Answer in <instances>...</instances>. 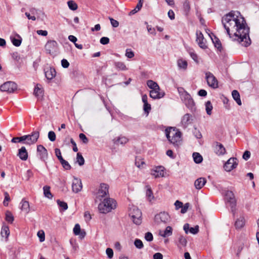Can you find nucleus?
<instances>
[{"label": "nucleus", "instance_id": "obj_37", "mask_svg": "<svg viewBox=\"0 0 259 259\" xmlns=\"http://www.w3.org/2000/svg\"><path fill=\"white\" fill-rule=\"evenodd\" d=\"M44 194L45 197H47L49 199H52L53 197V195L52 194L50 191V187L48 186H45L43 187Z\"/></svg>", "mask_w": 259, "mask_h": 259}, {"label": "nucleus", "instance_id": "obj_56", "mask_svg": "<svg viewBox=\"0 0 259 259\" xmlns=\"http://www.w3.org/2000/svg\"><path fill=\"white\" fill-rule=\"evenodd\" d=\"M81 231L80 227L79 224H77L73 228V233L75 235H79Z\"/></svg>", "mask_w": 259, "mask_h": 259}, {"label": "nucleus", "instance_id": "obj_23", "mask_svg": "<svg viewBox=\"0 0 259 259\" xmlns=\"http://www.w3.org/2000/svg\"><path fill=\"white\" fill-rule=\"evenodd\" d=\"M168 141L175 146H179L180 144H181L182 142L181 133L180 132L176 135H175V137L170 138Z\"/></svg>", "mask_w": 259, "mask_h": 259}, {"label": "nucleus", "instance_id": "obj_43", "mask_svg": "<svg viewBox=\"0 0 259 259\" xmlns=\"http://www.w3.org/2000/svg\"><path fill=\"white\" fill-rule=\"evenodd\" d=\"M213 107L210 101H208L205 103V110L207 114L209 115L211 114V110Z\"/></svg>", "mask_w": 259, "mask_h": 259}, {"label": "nucleus", "instance_id": "obj_46", "mask_svg": "<svg viewBox=\"0 0 259 259\" xmlns=\"http://www.w3.org/2000/svg\"><path fill=\"white\" fill-rule=\"evenodd\" d=\"M76 162L80 166L82 165L84 163V158L80 153H77V154Z\"/></svg>", "mask_w": 259, "mask_h": 259}, {"label": "nucleus", "instance_id": "obj_34", "mask_svg": "<svg viewBox=\"0 0 259 259\" xmlns=\"http://www.w3.org/2000/svg\"><path fill=\"white\" fill-rule=\"evenodd\" d=\"M177 65L179 69L186 70L187 68L188 63L186 60L179 59L177 61Z\"/></svg>", "mask_w": 259, "mask_h": 259}, {"label": "nucleus", "instance_id": "obj_20", "mask_svg": "<svg viewBox=\"0 0 259 259\" xmlns=\"http://www.w3.org/2000/svg\"><path fill=\"white\" fill-rule=\"evenodd\" d=\"M180 132L177 128L172 127L167 128L165 131V135L167 139L169 140L170 138L175 137L178 133Z\"/></svg>", "mask_w": 259, "mask_h": 259}, {"label": "nucleus", "instance_id": "obj_38", "mask_svg": "<svg viewBox=\"0 0 259 259\" xmlns=\"http://www.w3.org/2000/svg\"><path fill=\"white\" fill-rule=\"evenodd\" d=\"M147 85L148 87L153 90H158L159 89V85L155 81H153L152 80H148L147 81Z\"/></svg>", "mask_w": 259, "mask_h": 259}, {"label": "nucleus", "instance_id": "obj_47", "mask_svg": "<svg viewBox=\"0 0 259 259\" xmlns=\"http://www.w3.org/2000/svg\"><path fill=\"white\" fill-rule=\"evenodd\" d=\"M11 141L12 143H20V142H23L24 143V142H25L24 136L20 137L13 138L12 139Z\"/></svg>", "mask_w": 259, "mask_h": 259}, {"label": "nucleus", "instance_id": "obj_41", "mask_svg": "<svg viewBox=\"0 0 259 259\" xmlns=\"http://www.w3.org/2000/svg\"><path fill=\"white\" fill-rule=\"evenodd\" d=\"M10 234L9 229L8 226H4L2 228L1 235L3 237L8 238Z\"/></svg>", "mask_w": 259, "mask_h": 259}, {"label": "nucleus", "instance_id": "obj_61", "mask_svg": "<svg viewBox=\"0 0 259 259\" xmlns=\"http://www.w3.org/2000/svg\"><path fill=\"white\" fill-rule=\"evenodd\" d=\"M145 239L147 241H151L153 240V235L150 232H147L145 234Z\"/></svg>", "mask_w": 259, "mask_h": 259}, {"label": "nucleus", "instance_id": "obj_13", "mask_svg": "<svg viewBox=\"0 0 259 259\" xmlns=\"http://www.w3.org/2000/svg\"><path fill=\"white\" fill-rule=\"evenodd\" d=\"M196 41L199 46L202 49H205L207 48L206 44V40L204 39L203 34L200 31H196Z\"/></svg>", "mask_w": 259, "mask_h": 259}, {"label": "nucleus", "instance_id": "obj_28", "mask_svg": "<svg viewBox=\"0 0 259 259\" xmlns=\"http://www.w3.org/2000/svg\"><path fill=\"white\" fill-rule=\"evenodd\" d=\"M34 94L38 99H40L42 97L44 91L40 84H36L34 88Z\"/></svg>", "mask_w": 259, "mask_h": 259}, {"label": "nucleus", "instance_id": "obj_15", "mask_svg": "<svg viewBox=\"0 0 259 259\" xmlns=\"http://www.w3.org/2000/svg\"><path fill=\"white\" fill-rule=\"evenodd\" d=\"M108 188L109 187L106 184H101L97 194V197L100 198L105 197L106 195H107V194L108 193Z\"/></svg>", "mask_w": 259, "mask_h": 259}, {"label": "nucleus", "instance_id": "obj_64", "mask_svg": "<svg viewBox=\"0 0 259 259\" xmlns=\"http://www.w3.org/2000/svg\"><path fill=\"white\" fill-rule=\"evenodd\" d=\"M189 207V203H186L184 205H183V206L182 207V209L181 210V212L182 213H186Z\"/></svg>", "mask_w": 259, "mask_h": 259}, {"label": "nucleus", "instance_id": "obj_51", "mask_svg": "<svg viewBox=\"0 0 259 259\" xmlns=\"http://www.w3.org/2000/svg\"><path fill=\"white\" fill-rule=\"evenodd\" d=\"M142 6H141V3H138L136 7V8L131 11L130 13V15H133L138 12L141 9Z\"/></svg>", "mask_w": 259, "mask_h": 259}, {"label": "nucleus", "instance_id": "obj_5", "mask_svg": "<svg viewBox=\"0 0 259 259\" xmlns=\"http://www.w3.org/2000/svg\"><path fill=\"white\" fill-rule=\"evenodd\" d=\"M154 220L157 224H165L170 222V218L167 212H161L155 216Z\"/></svg>", "mask_w": 259, "mask_h": 259}, {"label": "nucleus", "instance_id": "obj_39", "mask_svg": "<svg viewBox=\"0 0 259 259\" xmlns=\"http://www.w3.org/2000/svg\"><path fill=\"white\" fill-rule=\"evenodd\" d=\"M245 224V221L243 218L240 217L236 221L235 225L237 229L241 228Z\"/></svg>", "mask_w": 259, "mask_h": 259}, {"label": "nucleus", "instance_id": "obj_14", "mask_svg": "<svg viewBox=\"0 0 259 259\" xmlns=\"http://www.w3.org/2000/svg\"><path fill=\"white\" fill-rule=\"evenodd\" d=\"M213 147L215 153L218 155H223L226 152V149L223 144L218 142L213 143Z\"/></svg>", "mask_w": 259, "mask_h": 259}, {"label": "nucleus", "instance_id": "obj_58", "mask_svg": "<svg viewBox=\"0 0 259 259\" xmlns=\"http://www.w3.org/2000/svg\"><path fill=\"white\" fill-rule=\"evenodd\" d=\"M48 138L51 142H54L56 140V134L53 131H50L48 133Z\"/></svg>", "mask_w": 259, "mask_h": 259}, {"label": "nucleus", "instance_id": "obj_57", "mask_svg": "<svg viewBox=\"0 0 259 259\" xmlns=\"http://www.w3.org/2000/svg\"><path fill=\"white\" fill-rule=\"evenodd\" d=\"M125 55L127 58L131 59L134 57L135 54L131 49H126Z\"/></svg>", "mask_w": 259, "mask_h": 259}, {"label": "nucleus", "instance_id": "obj_7", "mask_svg": "<svg viewBox=\"0 0 259 259\" xmlns=\"http://www.w3.org/2000/svg\"><path fill=\"white\" fill-rule=\"evenodd\" d=\"M17 88V84L13 81L6 82L0 87L1 91L7 92L10 93L14 92Z\"/></svg>", "mask_w": 259, "mask_h": 259}, {"label": "nucleus", "instance_id": "obj_30", "mask_svg": "<svg viewBox=\"0 0 259 259\" xmlns=\"http://www.w3.org/2000/svg\"><path fill=\"white\" fill-rule=\"evenodd\" d=\"M18 156L22 160H26L28 158V153L25 147H22L19 150Z\"/></svg>", "mask_w": 259, "mask_h": 259}, {"label": "nucleus", "instance_id": "obj_12", "mask_svg": "<svg viewBox=\"0 0 259 259\" xmlns=\"http://www.w3.org/2000/svg\"><path fill=\"white\" fill-rule=\"evenodd\" d=\"M225 197L227 203L232 208H233L236 205V200L233 193L230 191H226L225 193Z\"/></svg>", "mask_w": 259, "mask_h": 259}, {"label": "nucleus", "instance_id": "obj_53", "mask_svg": "<svg viewBox=\"0 0 259 259\" xmlns=\"http://www.w3.org/2000/svg\"><path fill=\"white\" fill-rule=\"evenodd\" d=\"M5 198L3 202V204L5 206H7L8 205V202L10 200V197L8 192H5L4 193Z\"/></svg>", "mask_w": 259, "mask_h": 259}, {"label": "nucleus", "instance_id": "obj_22", "mask_svg": "<svg viewBox=\"0 0 259 259\" xmlns=\"http://www.w3.org/2000/svg\"><path fill=\"white\" fill-rule=\"evenodd\" d=\"M45 73L46 78L48 80H51L54 78L56 74V70L52 67H48L45 69Z\"/></svg>", "mask_w": 259, "mask_h": 259}, {"label": "nucleus", "instance_id": "obj_6", "mask_svg": "<svg viewBox=\"0 0 259 259\" xmlns=\"http://www.w3.org/2000/svg\"><path fill=\"white\" fill-rule=\"evenodd\" d=\"M39 137V132L38 131H33L30 135H24L25 142L24 144L27 145H32L35 143Z\"/></svg>", "mask_w": 259, "mask_h": 259}, {"label": "nucleus", "instance_id": "obj_42", "mask_svg": "<svg viewBox=\"0 0 259 259\" xmlns=\"http://www.w3.org/2000/svg\"><path fill=\"white\" fill-rule=\"evenodd\" d=\"M67 5L71 10L75 11L78 8L77 4L73 1H68Z\"/></svg>", "mask_w": 259, "mask_h": 259}, {"label": "nucleus", "instance_id": "obj_54", "mask_svg": "<svg viewBox=\"0 0 259 259\" xmlns=\"http://www.w3.org/2000/svg\"><path fill=\"white\" fill-rule=\"evenodd\" d=\"M144 164V162L140 158L137 157L135 159V164L138 167H141Z\"/></svg>", "mask_w": 259, "mask_h": 259}, {"label": "nucleus", "instance_id": "obj_18", "mask_svg": "<svg viewBox=\"0 0 259 259\" xmlns=\"http://www.w3.org/2000/svg\"><path fill=\"white\" fill-rule=\"evenodd\" d=\"M146 188V197L148 201L151 203H153L156 200L151 187L149 185H147Z\"/></svg>", "mask_w": 259, "mask_h": 259}, {"label": "nucleus", "instance_id": "obj_52", "mask_svg": "<svg viewBox=\"0 0 259 259\" xmlns=\"http://www.w3.org/2000/svg\"><path fill=\"white\" fill-rule=\"evenodd\" d=\"M134 244L136 247L139 249H141L143 247V244L142 241L139 239H136L135 240Z\"/></svg>", "mask_w": 259, "mask_h": 259}, {"label": "nucleus", "instance_id": "obj_59", "mask_svg": "<svg viewBox=\"0 0 259 259\" xmlns=\"http://www.w3.org/2000/svg\"><path fill=\"white\" fill-rule=\"evenodd\" d=\"M183 8L186 12H188L190 9V3L188 1L186 0L183 3Z\"/></svg>", "mask_w": 259, "mask_h": 259}, {"label": "nucleus", "instance_id": "obj_60", "mask_svg": "<svg viewBox=\"0 0 259 259\" xmlns=\"http://www.w3.org/2000/svg\"><path fill=\"white\" fill-rule=\"evenodd\" d=\"M79 137L80 139L83 142V143L87 144L88 143V139L86 137V136L82 133H81L79 135Z\"/></svg>", "mask_w": 259, "mask_h": 259}, {"label": "nucleus", "instance_id": "obj_55", "mask_svg": "<svg viewBox=\"0 0 259 259\" xmlns=\"http://www.w3.org/2000/svg\"><path fill=\"white\" fill-rule=\"evenodd\" d=\"M37 236L39 238L40 242H42L45 241V235L44 232L42 230L39 231L37 232Z\"/></svg>", "mask_w": 259, "mask_h": 259}, {"label": "nucleus", "instance_id": "obj_40", "mask_svg": "<svg viewBox=\"0 0 259 259\" xmlns=\"http://www.w3.org/2000/svg\"><path fill=\"white\" fill-rule=\"evenodd\" d=\"M193 158L194 162L196 163H201L203 160L202 156L197 152H195L193 154Z\"/></svg>", "mask_w": 259, "mask_h": 259}, {"label": "nucleus", "instance_id": "obj_33", "mask_svg": "<svg viewBox=\"0 0 259 259\" xmlns=\"http://www.w3.org/2000/svg\"><path fill=\"white\" fill-rule=\"evenodd\" d=\"M20 205V208L22 211L25 212L26 213H28L29 211V204L27 201H26L24 199L22 200Z\"/></svg>", "mask_w": 259, "mask_h": 259}, {"label": "nucleus", "instance_id": "obj_31", "mask_svg": "<svg viewBox=\"0 0 259 259\" xmlns=\"http://www.w3.org/2000/svg\"><path fill=\"white\" fill-rule=\"evenodd\" d=\"M128 142V139L124 136H119L114 139V143L116 145H124Z\"/></svg>", "mask_w": 259, "mask_h": 259}, {"label": "nucleus", "instance_id": "obj_24", "mask_svg": "<svg viewBox=\"0 0 259 259\" xmlns=\"http://www.w3.org/2000/svg\"><path fill=\"white\" fill-rule=\"evenodd\" d=\"M172 234V228L170 226H167L164 230H160L159 234L162 237L165 238L170 236Z\"/></svg>", "mask_w": 259, "mask_h": 259}, {"label": "nucleus", "instance_id": "obj_25", "mask_svg": "<svg viewBox=\"0 0 259 259\" xmlns=\"http://www.w3.org/2000/svg\"><path fill=\"white\" fill-rule=\"evenodd\" d=\"M206 180L204 178H199L195 180L194 182V186L196 189H201L206 184Z\"/></svg>", "mask_w": 259, "mask_h": 259}, {"label": "nucleus", "instance_id": "obj_35", "mask_svg": "<svg viewBox=\"0 0 259 259\" xmlns=\"http://www.w3.org/2000/svg\"><path fill=\"white\" fill-rule=\"evenodd\" d=\"M232 95L233 99L236 102L238 105H241L242 103L239 92L236 90H233L232 92Z\"/></svg>", "mask_w": 259, "mask_h": 259}, {"label": "nucleus", "instance_id": "obj_45", "mask_svg": "<svg viewBox=\"0 0 259 259\" xmlns=\"http://www.w3.org/2000/svg\"><path fill=\"white\" fill-rule=\"evenodd\" d=\"M6 220L10 223H12L14 221V217L12 213L9 211L6 213Z\"/></svg>", "mask_w": 259, "mask_h": 259}, {"label": "nucleus", "instance_id": "obj_49", "mask_svg": "<svg viewBox=\"0 0 259 259\" xmlns=\"http://www.w3.org/2000/svg\"><path fill=\"white\" fill-rule=\"evenodd\" d=\"M60 163H61L63 167L67 170L70 169L71 168V166L69 164V163L64 160V159H62V160H61L60 161Z\"/></svg>", "mask_w": 259, "mask_h": 259}, {"label": "nucleus", "instance_id": "obj_48", "mask_svg": "<svg viewBox=\"0 0 259 259\" xmlns=\"http://www.w3.org/2000/svg\"><path fill=\"white\" fill-rule=\"evenodd\" d=\"M57 202L59 207H61L63 210H66V209H67L68 205L66 202L64 201H61L60 200H58L57 201Z\"/></svg>", "mask_w": 259, "mask_h": 259}, {"label": "nucleus", "instance_id": "obj_1", "mask_svg": "<svg viewBox=\"0 0 259 259\" xmlns=\"http://www.w3.org/2000/svg\"><path fill=\"white\" fill-rule=\"evenodd\" d=\"M222 22L227 34L232 40L237 41L245 47L250 45L249 28L239 12H230L223 17Z\"/></svg>", "mask_w": 259, "mask_h": 259}, {"label": "nucleus", "instance_id": "obj_36", "mask_svg": "<svg viewBox=\"0 0 259 259\" xmlns=\"http://www.w3.org/2000/svg\"><path fill=\"white\" fill-rule=\"evenodd\" d=\"M208 35L211 37V40L213 43L214 44V47L216 48H217L218 50H219L220 51H221L222 50V48L220 40L215 36H214V38H213L209 34H208Z\"/></svg>", "mask_w": 259, "mask_h": 259}, {"label": "nucleus", "instance_id": "obj_63", "mask_svg": "<svg viewBox=\"0 0 259 259\" xmlns=\"http://www.w3.org/2000/svg\"><path fill=\"white\" fill-rule=\"evenodd\" d=\"M55 151L56 156L57 157L59 160L60 161L61 160H62V159H63V158L61 155V152L60 150L59 149L56 148Z\"/></svg>", "mask_w": 259, "mask_h": 259}, {"label": "nucleus", "instance_id": "obj_9", "mask_svg": "<svg viewBox=\"0 0 259 259\" xmlns=\"http://www.w3.org/2000/svg\"><path fill=\"white\" fill-rule=\"evenodd\" d=\"M45 48L47 53L53 54L57 50L58 43L55 40H49L46 43Z\"/></svg>", "mask_w": 259, "mask_h": 259}, {"label": "nucleus", "instance_id": "obj_2", "mask_svg": "<svg viewBox=\"0 0 259 259\" xmlns=\"http://www.w3.org/2000/svg\"><path fill=\"white\" fill-rule=\"evenodd\" d=\"M178 91L182 101L187 107L191 111H195L196 109L195 103L191 95L182 88L178 89Z\"/></svg>", "mask_w": 259, "mask_h": 259}, {"label": "nucleus", "instance_id": "obj_44", "mask_svg": "<svg viewBox=\"0 0 259 259\" xmlns=\"http://www.w3.org/2000/svg\"><path fill=\"white\" fill-rule=\"evenodd\" d=\"M189 54L190 55L191 58L197 63H198V57L196 53L193 50H190Z\"/></svg>", "mask_w": 259, "mask_h": 259}, {"label": "nucleus", "instance_id": "obj_4", "mask_svg": "<svg viewBox=\"0 0 259 259\" xmlns=\"http://www.w3.org/2000/svg\"><path fill=\"white\" fill-rule=\"evenodd\" d=\"M128 215L135 224L140 225L141 223L142 212L137 206L133 205L129 206Z\"/></svg>", "mask_w": 259, "mask_h": 259}, {"label": "nucleus", "instance_id": "obj_27", "mask_svg": "<svg viewBox=\"0 0 259 259\" xmlns=\"http://www.w3.org/2000/svg\"><path fill=\"white\" fill-rule=\"evenodd\" d=\"M191 115L187 113L185 114L182 118L181 123L184 127H187L191 122Z\"/></svg>", "mask_w": 259, "mask_h": 259}, {"label": "nucleus", "instance_id": "obj_19", "mask_svg": "<svg viewBox=\"0 0 259 259\" xmlns=\"http://www.w3.org/2000/svg\"><path fill=\"white\" fill-rule=\"evenodd\" d=\"M165 93L163 91H160V88L158 90H153L150 92V96L151 98L156 99H160L164 97Z\"/></svg>", "mask_w": 259, "mask_h": 259}, {"label": "nucleus", "instance_id": "obj_50", "mask_svg": "<svg viewBox=\"0 0 259 259\" xmlns=\"http://www.w3.org/2000/svg\"><path fill=\"white\" fill-rule=\"evenodd\" d=\"M143 109L144 112L147 113V115H148L151 109V105L148 103H144Z\"/></svg>", "mask_w": 259, "mask_h": 259}, {"label": "nucleus", "instance_id": "obj_11", "mask_svg": "<svg viewBox=\"0 0 259 259\" xmlns=\"http://www.w3.org/2000/svg\"><path fill=\"white\" fill-rule=\"evenodd\" d=\"M165 168L162 166L155 167L151 170V175L155 178L163 177L164 176Z\"/></svg>", "mask_w": 259, "mask_h": 259}, {"label": "nucleus", "instance_id": "obj_16", "mask_svg": "<svg viewBox=\"0 0 259 259\" xmlns=\"http://www.w3.org/2000/svg\"><path fill=\"white\" fill-rule=\"evenodd\" d=\"M82 187V186L81 180L74 177L72 184V191L75 193H77L81 191Z\"/></svg>", "mask_w": 259, "mask_h": 259}, {"label": "nucleus", "instance_id": "obj_62", "mask_svg": "<svg viewBox=\"0 0 259 259\" xmlns=\"http://www.w3.org/2000/svg\"><path fill=\"white\" fill-rule=\"evenodd\" d=\"M106 253L109 258H112L113 256V251L110 248H107L106 250Z\"/></svg>", "mask_w": 259, "mask_h": 259}, {"label": "nucleus", "instance_id": "obj_32", "mask_svg": "<svg viewBox=\"0 0 259 259\" xmlns=\"http://www.w3.org/2000/svg\"><path fill=\"white\" fill-rule=\"evenodd\" d=\"M115 68L118 70L120 71H126L128 70V68L126 67L125 63L121 61L115 62L114 63Z\"/></svg>", "mask_w": 259, "mask_h": 259}, {"label": "nucleus", "instance_id": "obj_17", "mask_svg": "<svg viewBox=\"0 0 259 259\" xmlns=\"http://www.w3.org/2000/svg\"><path fill=\"white\" fill-rule=\"evenodd\" d=\"M37 152L39 157L43 161L47 159L48 157V152L47 149L41 145L37 147Z\"/></svg>", "mask_w": 259, "mask_h": 259}, {"label": "nucleus", "instance_id": "obj_26", "mask_svg": "<svg viewBox=\"0 0 259 259\" xmlns=\"http://www.w3.org/2000/svg\"><path fill=\"white\" fill-rule=\"evenodd\" d=\"M187 240L185 237L182 235H179L178 238L177 245L179 248H182L186 246Z\"/></svg>", "mask_w": 259, "mask_h": 259}, {"label": "nucleus", "instance_id": "obj_8", "mask_svg": "<svg viewBox=\"0 0 259 259\" xmlns=\"http://www.w3.org/2000/svg\"><path fill=\"white\" fill-rule=\"evenodd\" d=\"M205 78L208 85L213 88L216 89L218 87V81L215 77L210 72L205 73Z\"/></svg>", "mask_w": 259, "mask_h": 259}, {"label": "nucleus", "instance_id": "obj_10", "mask_svg": "<svg viewBox=\"0 0 259 259\" xmlns=\"http://www.w3.org/2000/svg\"><path fill=\"white\" fill-rule=\"evenodd\" d=\"M238 165V160L236 158H230L224 164V167L226 171H231L236 168Z\"/></svg>", "mask_w": 259, "mask_h": 259}, {"label": "nucleus", "instance_id": "obj_29", "mask_svg": "<svg viewBox=\"0 0 259 259\" xmlns=\"http://www.w3.org/2000/svg\"><path fill=\"white\" fill-rule=\"evenodd\" d=\"M11 41L13 45L16 47H19L22 42V38L18 34H15V36H11Z\"/></svg>", "mask_w": 259, "mask_h": 259}, {"label": "nucleus", "instance_id": "obj_21", "mask_svg": "<svg viewBox=\"0 0 259 259\" xmlns=\"http://www.w3.org/2000/svg\"><path fill=\"white\" fill-rule=\"evenodd\" d=\"M183 229L186 234L190 233L195 235L199 231V226H196L194 227L190 228L189 225L188 224H185L183 226Z\"/></svg>", "mask_w": 259, "mask_h": 259}, {"label": "nucleus", "instance_id": "obj_3", "mask_svg": "<svg viewBox=\"0 0 259 259\" xmlns=\"http://www.w3.org/2000/svg\"><path fill=\"white\" fill-rule=\"evenodd\" d=\"M116 206V201L113 199L108 198L99 204L98 209L101 213H106L115 209Z\"/></svg>", "mask_w": 259, "mask_h": 259}]
</instances>
